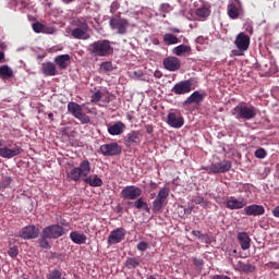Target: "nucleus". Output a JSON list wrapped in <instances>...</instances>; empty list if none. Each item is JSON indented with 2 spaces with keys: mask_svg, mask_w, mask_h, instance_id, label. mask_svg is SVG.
Listing matches in <instances>:
<instances>
[{
  "mask_svg": "<svg viewBox=\"0 0 279 279\" xmlns=\"http://www.w3.org/2000/svg\"><path fill=\"white\" fill-rule=\"evenodd\" d=\"M231 114L238 121H252V119H255L258 114V108L254 105H250V102L241 101L232 109Z\"/></svg>",
  "mask_w": 279,
  "mask_h": 279,
  "instance_id": "obj_1",
  "label": "nucleus"
},
{
  "mask_svg": "<svg viewBox=\"0 0 279 279\" xmlns=\"http://www.w3.org/2000/svg\"><path fill=\"white\" fill-rule=\"evenodd\" d=\"M87 51L90 52L92 56L102 58L104 56H110L113 52V48L109 39H98V41L88 45Z\"/></svg>",
  "mask_w": 279,
  "mask_h": 279,
  "instance_id": "obj_2",
  "label": "nucleus"
},
{
  "mask_svg": "<svg viewBox=\"0 0 279 279\" xmlns=\"http://www.w3.org/2000/svg\"><path fill=\"white\" fill-rule=\"evenodd\" d=\"M72 29H71V37L75 40H88L90 37L88 35L89 25L84 19H74L71 22Z\"/></svg>",
  "mask_w": 279,
  "mask_h": 279,
  "instance_id": "obj_3",
  "label": "nucleus"
},
{
  "mask_svg": "<svg viewBox=\"0 0 279 279\" xmlns=\"http://www.w3.org/2000/svg\"><path fill=\"white\" fill-rule=\"evenodd\" d=\"M90 162L88 161V159H84L82 162H80V166H77V168L71 169L68 174L69 179L75 182L80 181L81 178L87 179L90 174Z\"/></svg>",
  "mask_w": 279,
  "mask_h": 279,
  "instance_id": "obj_4",
  "label": "nucleus"
},
{
  "mask_svg": "<svg viewBox=\"0 0 279 279\" xmlns=\"http://www.w3.org/2000/svg\"><path fill=\"white\" fill-rule=\"evenodd\" d=\"M66 229L62 228L60 225L47 226L41 231V239L46 241L47 239H59L66 234Z\"/></svg>",
  "mask_w": 279,
  "mask_h": 279,
  "instance_id": "obj_5",
  "label": "nucleus"
},
{
  "mask_svg": "<svg viewBox=\"0 0 279 279\" xmlns=\"http://www.w3.org/2000/svg\"><path fill=\"white\" fill-rule=\"evenodd\" d=\"M68 111L74 118L78 119V121H81L82 124H89L90 118L88 114H85L84 109L81 105H78V102L70 101L68 105Z\"/></svg>",
  "mask_w": 279,
  "mask_h": 279,
  "instance_id": "obj_6",
  "label": "nucleus"
},
{
  "mask_svg": "<svg viewBox=\"0 0 279 279\" xmlns=\"http://www.w3.org/2000/svg\"><path fill=\"white\" fill-rule=\"evenodd\" d=\"M170 189L162 187L159 190L158 195L153 202V210L155 213L161 211L165 205L167 204V198L169 197Z\"/></svg>",
  "mask_w": 279,
  "mask_h": 279,
  "instance_id": "obj_7",
  "label": "nucleus"
},
{
  "mask_svg": "<svg viewBox=\"0 0 279 279\" xmlns=\"http://www.w3.org/2000/svg\"><path fill=\"white\" fill-rule=\"evenodd\" d=\"M232 168L231 161H219L211 163L208 168H205L208 174H219L221 172H228Z\"/></svg>",
  "mask_w": 279,
  "mask_h": 279,
  "instance_id": "obj_8",
  "label": "nucleus"
},
{
  "mask_svg": "<svg viewBox=\"0 0 279 279\" xmlns=\"http://www.w3.org/2000/svg\"><path fill=\"white\" fill-rule=\"evenodd\" d=\"M141 195H143V190L136 187V185H128L121 190V197L124 198V201H136Z\"/></svg>",
  "mask_w": 279,
  "mask_h": 279,
  "instance_id": "obj_9",
  "label": "nucleus"
},
{
  "mask_svg": "<svg viewBox=\"0 0 279 279\" xmlns=\"http://www.w3.org/2000/svg\"><path fill=\"white\" fill-rule=\"evenodd\" d=\"M192 80H181L172 86L171 93L174 95H186L192 92Z\"/></svg>",
  "mask_w": 279,
  "mask_h": 279,
  "instance_id": "obj_10",
  "label": "nucleus"
},
{
  "mask_svg": "<svg viewBox=\"0 0 279 279\" xmlns=\"http://www.w3.org/2000/svg\"><path fill=\"white\" fill-rule=\"evenodd\" d=\"M109 24L112 31H118V34L125 35L129 27V20L122 17H111Z\"/></svg>",
  "mask_w": 279,
  "mask_h": 279,
  "instance_id": "obj_11",
  "label": "nucleus"
},
{
  "mask_svg": "<svg viewBox=\"0 0 279 279\" xmlns=\"http://www.w3.org/2000/svg\"><path fill=\"white\" fill-rule=\"evenodd\" d=\"M167 124L170 128L181 129L185 124V119L180 111L169 112L167 114Z\"/></svg>",
  "mask_w": 279,
  "mask_h": 279,
  "instance_id": "obj_12",
  "label": "nucleus"
},
{
  "mask_svg": "<svg viewBox=\"0 0 279 279\" xmlns=\"http://www.w3.org/2000/svg\"><path fill=\"white\" fill-rule=\"evenodd\" d=\"M100 151L105 156H118L122 154V146L117 142L105 143L100 146Z\"/></svg>",
  "mask_w": 279,
  "mask_h": 279,
  "instance_id": "obj_13",
  "label": "nucleus"
},
{
  "mask_svg": "<svg viewBox=\"0 0 279 279\" xmlns=\"http://www.w3.org/2000/svg\"><path fill=\"white\" fill-rule=\"evenodd\" d=\"M250 43H251L250 36L243 32L239 33V35H236V38L234 40L235 47L239 48L241 52H243V56H244V52L247 51V49L250 48Z\"/></svg>",
  "mask_w": 279,
  "mask_h": 279,
  "instance_id": "obj_14",
  "label": "nucleus"
},
{
  "mask_svg": "<svg viewBox=\"0 0 279 279\" xmlns=\"http://www.w3.org/2000/svg\"><path fill=\"white\" fill-rule=\"evenodd\" d=\"M247 202L245 198H236V196H230L226 202V208L229 210H241V208L246 207Z\"/></svg>",
  "mask_w": 279,
  "mask_h": 279,
  "instance_id": "obj_15",
  "label": "nucleus"
},
{
  "mask_svg": "<svg viewBox=\"0 0 279 279\" xmlns=\"http://www.w3.org/2000/svg\"><path fill=\"white\" fill-rule=\"evenodd\" d=\"M126 235V229L117 228L110 232L108 242L109 244H120Z\"/></svg>",
  "mask_w": 279,
  "mask_h": 279,
  "instance_id": "obj_16",
  "label": "nucleus"
},
{
  "mask_svg": "<svg viewBox=\"0 0 279 279\" xmlns=\"http://www.w3.org/2000/svg\"><path fill=\"white\" fill-rule=\"evenodd\" d=\"M162 64H163V68L170 72L179 71V69L181 68L180 59L175 58L174 56H169L168 58H165L162 61Z\"/></svg>",
  "mask_w": 279,
  "mask_h": 279,
  "instance_id": "obj_17",
  "label": "nucleus"
},
{
  "mask_svg": "<svg viewBox=\"0 0 279 279\" xmlns=\"http://www.w3.org/2000/svg\"><path fill=\"white\" fill-rule=\"evenodd\" d=\"M22 151L23 149L19 145H15L14 148H9L8 146H3L2 148H0V156L2 158L10 160L11 158H14V156L21 155Z\"/></svg>",
  "mask_w": 279,
  "mask_h": 279,
  "instance_id": "obj_18",
  "label": "nucleus"
},
{
  "mask_svg": "<svg viewBox=\"0 0 279 279\" xmlns=\"http://www.w3.org/2000/svg\"><path fill=\"white\" fill-rule=\"evenodd\" d=\"M39 228H36V226L31 225L26 226L25 228L20 231V236L22 239H36L39 235Z\"/></svg>",
  "mask_w": 279,
  "mask_h": 279,
  "instance_id": "obj_19",
  "label": "nucleus"
},
{
  "mask_svg": "<svg viewBox=\"0 0 279 279\" xmlns=\"http://www.w3.org/2000/svg\"><path fill=\"white\" fill-rule=\"evenodd\" d=\"M107 129L110 135H122L126 129V125L122 121H117L107 124Z\"/></svg>",
  "mask_w": 279,
  "mask_h": 279,
  "instance_id": "obj_20",
  "label": "nucleus"
},
{
  "mask_svg": "<svg viewBox=\"0 0 279 279\" xmlns=\"http://www.w3.org/2000/svg\"><path fill=\"white\" fill-rule=\"evenodd\" d=\"M244 213L248 217H260L262 215H264V213H266V209L263 205H248L244 206Z\"/></svg>",
  "mask_w": 279,
  "mask_h": 279,
  "instance_id": "obj_21",
  "label": "nucleus"
},
{
  "mask_svg": "<svg viewBox=\"0 0 279 279\" xmlns=\"http://www.w3.org/2000/svg\"><path fill=\"white\" fill-rule=\"evenodd\" d=\"M206 97V93H201L198 90L192 93L184 101V105H199Z\"/></svg>",
  "mask_w": 279,
  "mask_h": 279,
  "instance_id": "obj_22",
  "label": "nucleus"
},
{
  "mask_svg": "<svg viewBox=\"0 0 279 279\" xmlns=\"http://www.w3.org/2000/svg\"><path fill=\"white\" fill-rule=\"evenodd\" d=\"M41 72L44 75H46L47 77H52L54 75H58V69L57 65L53 64V62H44L41 64Z\"/></svg>",
  "mask_w": 279,
  "mask_h": 279,
  "instance_id": "obj_23",
  "label": "nucleus"
},
{
  "mask_svg": "<svg viewBox=\"0 0 279 279\" xmlns=\"http://www.w3.org/2000/svg\"><path fill=\"white\" fill-rule=\"evenodd\" d=\"M124 142L128 147H131L134 144H141V132L132 131L126 133Z\"/></svg>",
  "mask_w": 279,
  "mask_h": 279,
  "instance_id": "obj_24",
  "label": "nucleus"
},
{
  "mask_svg": "<svg viewBox=\"0 0 279 279\" xmlns=\"http://www.w3.org/2000/svg\"><path fill=\"white\" fill-rule=\"evenodd\" d=\"M70 61H71L70 54H59V56H56L54 58V64H57L62 70L69 68Z\"/></svg>",
  "mask_w": 279,
  "mask_h": 279,
  "instance_id": "obj_25",
  "label": "nucleus"
},
{
  "mask_svg": "<svg viewBox=\"0 0 279 279\" xmlns=\"http://www.w3.org/2000/svg\"><path fill=\"white\" fill-rule=\"evenodd\" d=\"M228 15L232 20L239 19V15H240L239 2H230V4H228Z\"/></svg>",
  "mask_w": 279,
  "mask_h": 279,
  "instance_id": "obj_26",
  "label": "nucleus"
},
{
  "mask_svg": "<svg viewBox=\"0 0 279 279\" xmlns=\"http://www.w3.org/2000/svg\"><path fill=\"white\" fill-rule=\"evenodd\" d=\"M70 239L71 241L74 242V244L82 245V244H86L87 235L78 231H73L70 234Z\"/></svg>",
  "mask_w": 279,
  "mask_h": 279,
  "instance_id": "obj_27",
  "label": "nucleus"
},
{
  "mask_svg": "<svg viewBox=\"0 0 279 279\" xmlns=\"http://www.w3.org/2000/svg\"><path fill=\"white\" fill-rule=\"evenodd\" d=\"M84 182L90 185V187H101V185L104 184L102 179L99 178V175L97 174L89 175L88 178L84 179Z\"/></svg>",
  "mask_w": 279,
  "mask_h": 279,
  "instance_id": "obj_28",
  "label": "nucleus"
},
{
  "mask_svg": "<svg viewBox=\"0 0 279 279\" xmlns=\"http://www.w3.org/2000/svg\"><path fill=\"white\" fill-rule=\"evenodd\" d=\"M250 245H241V246H233V248L230 250V255L232 257H246V254H243L242 251H248Z\"/></svg>",
  "mask_w": 279,
  "mask_h": 279,
  "instance_id": "obj_29",
  "label": "nucleus"
},
{
  "mask_svg": "<svg viewBox=\"0 0 279 279\" xmlns=\"http://www.w3.org/2000/svg\"><path fill=\"white\" fill-rule=\"evenodd\" d=\"M239 268L240 271H242L243 274H254L256 266L252 265L251 263H242L239 262V265L236 266Z\"/></svg>",
  "mask_w": 279,
  "mask_h": 279,
  "instance_id": "obj_30",
  "label": "nucleus"
},
{
  "mask_svg": "<svg viewBox=\"0 0 279 279\" xmlns=\"http://www.w3.org/2000/svg\"><path fill=\"white\" fill-rule=\"evenodd\" d=\"M163 41L168 47H170L171 45H177L181 40L178 38V36L173 35V33H165Z\"/></svg>",
  "mask_w": 279,
  "mask_h": 279,
  "instance_id": "obj_31",
  "label": "nucleus"
},
{
  "mask_svg": "<svg viewBox=\"0 0 279 279\" xmlns=\"http://www.w3.org/2000/svg\"><path fill=\"white\" fill-rule=\"evenodd\" d=\"M14 72L9 65H1L0 68V77L3 80H8L13 77Z\"/></svg>",
  "mask_w": 279,
  "mask_h": 279,
  "instance_id": "obj_32",
  "label": "nucleus"
},
{
  "mask_svg": "<svg viewBox=\"0 0 279 279\" xmlns=\"http://www.w3.org/2000/svg\"><path fill=\"white\" fill-rule=\"evenodd\" d=\"M210 13H211L210 9L207 8L206 5H203V8H197L195 11V14L197 15V17L203 20L209 17Z\"/></svg>",
  "mask_w": 279,
  "mask_h": 279,
  "instance_id": "obj_33",
  "label": "nucleus"
},
{
  "mask_svg": "<svg viewBox=\"0 0 279 279\" xmlns=\"http://www.w3.org/2000/svg\"><path fill=\"white\" fill-rule=\"evenodd\" d=\"M191 51H192L191 46H186V45H180L172 49V52L177 56H182L185 52H191Z\"/></svg>",
  "mask_w": 279,
  "mask_h": 279,
  "instance_id": "obj_34",
  "label": "nucleus"
},
{
  "mask_svg": "<svg viewBox=\"0 0 279 279\" xmlns=\"http://www.w3.org/2000/svg\"><path fill=\"white\" fill-rule=\"evenodd\" d=\"M238 241L240 242L241 245H250V242L252 240L250 238V234H247V232H239Z\"/></svg>",
  "mask_w": 279,
  "mask_h": 279,
  "instance_id": "obj_35",
  "label": "nucleus"
},
{
  "mask_svg": "<svg viewBox=\"0 0 279 279\" xmlns=\"http://www.w3.org/2000/svg\"><path fill=\"white\" fill-rule=\"evenodd\" d=\"M192 234L195 238L201 239V241L205 242V244L211 243V238H209V235H207V234H203V232H201V231H192Z\"/></svg>",
  "mask_w": 279,
  "mask_h": 279,
  "instance_id": "obj_36",
  "label": "nucleus"
},
{
  "mask_svg": "<svg viewBox=\"0 0 279 279\" xmlns=\"http://www.w3.org/2000/svg\"><path fill=\"white\" fill-rule=\"evenodd\" d=\"M140 265H141L140 258H128V260H126V268H129V269L140 267Z\"/></svg>",
  "mask_w": 279,
  "mask_h": 279,
  "instance_id": "obj_37",
  "label": "nucleus"
},
{
  "mask_svg": "<svg viewBox=\"0 0 279 279\" xmlns=\"http://www.w3.org/2000/svg\"><path fill=\"white\" fill-rule=\"evenodd\" d=\"M113 64L111 61H105L102 64H100V71L104 72H112L113 71Z\"/></svg>",
  "mask_w": 279,
  "mask_h": 279,
  "instance_id": "obj_38",
  "label": "nucleus"
},
{
  "mask_svg": "<svg viewBox=\"0 0 279 279\" xmlns=\"http://www.w3.org/2000/svg\"><path fill=\"white\" fill-rule=\"evenodd\" d=\"M47 279H66V278H62V271H60V269H53L51 272H49Z\"/></svg>",
  "mask_w": 279,
  "mask_h": 279,
  "instance_id": "obj_39",
  "label": "nucleus"
},
{
  "mask_svg": "<svg viewBox=\"0 0 279 279\" xmlns=\"http://www.w3.org/2000/svg\"><path fill=\"white\" fill-rule=\"evenodd\" d=\"M12 179L11 178H3L0 181V191H4L9 185L11 184Z\"/></svg>",
  "mask_w": 279,
  "mask_h": 279,
  "instance_id": "obj_40",
  "label": "nucleus"
},
{
  "mask_svg": "<svg viewBox=\"0 0 279 279\" xmlns=\"http://www.w3.org/2000/svg\"><path fill=\"white\" fill-rule=\"evenodd\" d=\"M267 155L268 153L266 151L265 148H258L255 151V157L258 158L259 160H264V158H266Z\"/></svg>",
  "mask_w": 279,
  "mask_h": 279,
  "instance_id": "obj_41",
  "label": "nucleus"
},
{
  "mask_svg": "<svg viewBox=\"0 0 279 279\" xmlns=\"http://www.w3.org/2000/svg\"><path fill=\"white\" fill-rule=\"evenodd\" d=\"M44 25L40 22L33 23V31L36 34H44Z\"/></svg>",
  "mask_w": 279,
  "mask_h": 279,
  "instance_id": "obj_42",
  "label": "nucleus"
},
{
  "mask_svg": "<svg viewBox=\"0 0 279 279\" xmlns=\"http://www.w3.org/2000/svg\"><path fill=\"white\" fill-rule=\"evenodd\" d=\"M101 98H102V93L98 90L90 96V101L92 104H98Z\"/></svg>",
  "mask_w": 279,
  "mask_h": 279,
  "instance_id": "obj_43",
  "label": "nucleus"
},
{
  "mask_svg": "<svg viewBox=\"0 0 279 279\" xmlns=\"http://www.w3.org/2000/svg\"><path fill=\"white\" fill-rule=\"evenodd\" d=\"M8 254L12 258L17 257V255H19V246L17 245L10 246V248L8 251Z\"/></svg>",
  "mask_w": 279,
  "mask_h": 279,
  "instance_id": "obj_44",
  "label": "nucleus"
},
{
  "mask_svg": "<svg viewBox=\"0 0 279 279\" xmlns=\"http://www.w3.org/2000/svg\"><path fill=\"white\" fill-rule=\"evenodd\" d=\"M160 10L165 13V14H169V12L173 11V8L171 4L168 3H163L160 5Z\"/></svg>",
  "mask_w": 279,
  "mask_h": 279,
  "instance_id": "obj_45",
  "label": "nucleus"
},
{
  "mask_svg": "<svg viewBox=\"0 0 279 279\" xmlns=\"http://www.w3.org/2000/svg\"><path fill=\"white\" fill-rule=\"evenodd\" d=\"M144 205H146V204L143 198H137L134 202V207L137 208V210H142V208H144Z\"/></svg>",
  "mask_w": 279,
  "mask_h": 279,
  "instance_id": "obj_46",
  "label": "nucleus"
},
{
  "mask_svg": "<svg viewBox=\"0 0 279 279\" xmlns=\"http://www.w3.org/2000/svg\"><path fill=\"white\" fill-rule=\"evenodd\" d=\"M119 8H120L119 2L113 1L112 4H111V8H110L111 13L114 14V12H117Z\"/></svg>",
  "mask_w": 279,
  "mask_h": 279,
  "instance_id": "obj_47",
  "label": "nucleus"
},
{
  "mask_svg": "<svg viewBox=\"0 0 279 279\" xmlns=\"http://www.w3.org/2000/svg\"><path fill=\"white\" fill-rule=\"evenodd\" d=\"M193 263H194L195 267H203L204 259H202V258H193Z\"/></svg>",
  "mask_w": 279,
  "mask_h": 279,
  "instance_id": "obj_48",
  "label": "nucleus"
},
{
  "mask_svg": "<svg viewBox=\"0 0 279 279\" xmlns=\"http://www.w3.org/2000/svg\"><path fill=\"white\" fill-rule=\"evenodd\" d=\"M44 34H54L53 26H46V25H44Z\"/></svg>",
  "mask_w": 279,
  "mask_h": 279,
  "instance_id": "obj_49",
  "label": "nucleus"
},
{
  "mask_svg": "<svg viewBox=\"0 0 279 279\" xmlns=\"http://www.w3.org/2000/svg\"><path fill=\"white\" fill-rule=\"evenodd\" d=\"M205 202L204 196H196V198H194V204L196 205H201Z\"/></svg>",
  "mask_w": 279,
  "mask_h": 279,
  "instance_id": "obj_50",
  "label": "nucleus"
},
{
  "mask_svg": "<svg viewBox=\"0 0 279 279\" xmlns=\"http://www.w3.org/2000/svg\"><path fill=\"white\" fill-rule=\"evenodd\" d=\"M147 134H154V125L153 124H147L145 125Z\"/></svg>",
  "mask_w": 279,
  "mask_h": 279,
  "instance_id": "obj_51",
  "label": "nucleus"
},
{
  "mask_svg": "<svg viewBox=\"0 0 279 279\" xmlns=\"http://www.w3.org/2000/svg\"><path fill=\"white\" fill-rule=\"evenodd\" d=\"M213 279H231V278L227 275H215Z\"/></svg>",
  "mask_w": 279,
  "mask_h": 279,
  "instance_id": "obj_52",
  "label": "nucleus"
},
{
  "mask_svg": "<svg viewBox=\"0 0 279 279\" xmlns=\"http://www.w3.org/2000/svg\"><path fill=\"white\" fill-rule=\"evenodd\" d=\"M272 215L274 217L279 218V205L272 209Z\"/></svg>",
  "mask_w": 279,
  "mask_h": 279,
  "instance_id": "obj_53",
  "label": "nucleus"
},
{
  "mask_svg": "<svg viewBox=\"0 0 279 279\" xmlns=\"http://www.w3.org/2000/svg\"><path fill=\"white\" fill-rule=\"evenodd\" d=\"M154 76H155L156 78H161V77H162V72H161V70H156V71L154 72Z\"/></svg>",
  "mask_w": 279,
  "mask_h": 279,
  "instance_id": "obj_54",
  "label": "nucleus"
},
{
  "mask_svg": "<svg viewBox=\"0 0 279 279\" xmlns=\"http://www.w3.org/2000/svg\"><path fill=\"white\" fill-rule=\"evenodd\" d=\"M232 54H234V56H243V52H241V49H233L232 50Z\"/></svg>",
  "mask_w": 279,
  "mask_h": 279,
  "instance_id": "obj_55",
  "label": "nucleus"
},
{
  "mask_svg": "<svg viewBox=\"0 0 279 279\" xmlns=\"http://www.w3.org/2000/svg\"><path fill=\"white\" fill-rule=\"evenodd\" d=\"M137 250L141 252L147 251V245H137Z\"/></svg>",
  "mask_w": 279,
  "mask_h": 279,
  "instance_id": "obj_56",
  "label": "nucleus"
},
{
  "mask_svg": "<svg viewBox=\"0 0 279 279\" xmlns=\"http://www.w3.org/2000/svg\"><path fill=\"white\" fill-rule=\"evenodd\" d=\"M196 41L203 44V43L205 41L204 36H198V37L196 38Z\"/></svg>",
  "mask_w": 279,
  "mask_h": 279,
  "instance_id": "obj_57",
  "label": "nucleus"
},
{
  "mask_svg": "<svg viewBox=\"0 0 279 279\" xmlns=\"http://www.w3.org/2000/svg\"><path fill=\"white\" fill-rule=\"evenodd\" d=\"M151 41H153V45H156V46L160 45V40L158 38H154L151 39Z\"/></svg>",
  "mask_w": 279,
  "mask_h": 279,
  "instance_id": "obj_58",
  "label": "nucleus"
},
{
  "mask_svg": "<svg viewBox=\"0 0 279 279\" xmlns=\"http://www.w3.org/2000/svg\"><path fill=\"white\" fill-rule=\"evenodd\" d=\"M150 185H151V189H157L158 187V183H156V182H150Z\"/></svg>",
  "mask_w": 279,
  "mask_h": 279,
  "instance_id": "obj_59",
  "label": "nucleus"
},
{
  "mask_svg": "<svg viewBox=\"0 0 279 279\" xmlns=\"http://www.w3.org/2000/svg\"><path fill=\"white\" fill-rule=\"evenodd\" d=\"M5 56H4V52L3 51H0V62L2 61V59H4Z\"/></svg>",
  "mask_w": 279,
  "mask_h": 279,
  "instance_id": "obj_60",
  "label": "nucleus"
},
{
  "mask_svg": "<svg viewBox=\"0 0 279 279\" xmlns=\"http://www.w3.org/2000/svg\"><path fill=\"white\" fill-rule=\"evenodd\" d=\"M144 210L146 211H150V208L148 207L147 203L145 202V205H144Z\"/></svg>",
  "mask_w": 279,
  "mask_h": 279,
  "instance_id": "obj_61",
  "label": "nucleus"
},
{
  "mask_svg": "<svg viewBox=\"0 0 279 279\" xmlns=\"http://www.w3.org/2000/svg\"><path fill=\"white\" fill-rule=\"evenodd\" d=\"M65 4H70L71 2H73L74 0H62Z\"/></svg>",
  "mask_w": 279,
  "mask_h": 279,
  "instance_id": "obj_62",
  "label": "nucleus"
},
{
  "mask_svg": "<svg viewBox=\"0 0 279 279\" xmlns=\"http://www.w3.org/2000/svg\"><path fill=\"white\" fill-rule=\"evenodd\" d=\"M172 32H174V34H180V29L179 28H173Z\"/></svg>",
  "mask_w": 279,
  "mask_h": 279,
  "instance_id": "obj_63",
  "label": "nucleus"
},
{
  "mask_svg": "<svg viewBox=\"0 0 279 279\" xmlns=\"http://www.w3.org/2000/svg\"><path fill=\"white\" fill-rule=\"evenodd\" d=\"M147 279H157L155 276H149Z\"/></svg>",
  "mask_w": 279,
  "mask_h": 279,
  "instance_id": "obj_64",
  "label": "nucleus"
}]
</instances>
